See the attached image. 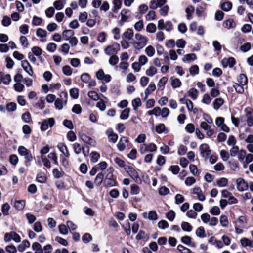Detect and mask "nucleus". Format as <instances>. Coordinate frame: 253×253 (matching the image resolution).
<instances>
[{
	"label": "nucleus",
	"mask_w": 253,
	"mask_h": 253,
	"mask_svg": "<svg viewBox=\"0 0 253 253\" xmlns=\"http://www.w3.org/2000/svg\"><path fill=\"white\" fill-rule=\"evenodd\" d=\"M148 42V38L146 36L140 33H136L132 44L135 50H141L147 45Z\"/></svg>",
	"instance_id": "obj_1"
},
{
	"label": "nucleus",
	"mask_w": 253,
	"mask_h": 253,
	"mask_svg": "<svg viewBox=\"0 0 253 253\" xmlns=\"http://www.w3.org/2000/svg\"><path fill=\"white\" fill-rule=\"evenodd\" d=\"M73 150L74 152L78 155L82 152L85 157L88 156L89 153V148L88 146H83L78 143H75L73 144Z\"/></svg>",
	"instance_id": "obj_2"
},
{
	"label": "nucleus",
	"mask_w": 253,
	"mask_h": 253,
	"mask_svg": "<svg viewBox=\"0 0 253 253\" xmlns=\"http://www.w3.org/2000/svg\"><path fill=\"white\" fill-rule=\"evenodd\" d=\"M158 28L160 30H165L167 32H170L173 29V25L170 21L164 22L163 19H160L158 22Z\"/></svg>",
	"instance_id": "obj_3"
},
{
	"label": "nucleus",
	"mask_w": 253,
	"mask_h": 253,
	"mask_svg": "<svg viewBox=\"0 0 253 253\" xmlns=\"http://www.w3.org/2000/svg\"><path fill=\"white\" fill-rule=\"evenodd\" d=\"M125 170L135 182L136 183H140L141 182V179L139 177L138 174L134 168L127 166V167H125Z\"/></svg>",
	"instance_id": "obj_4"
},
{
	"label": "nucleus",
	"mask_w": 253,
	"mask_h": 253,
	"mask_svg": "<svg viewBox=\"0 0 253 253\" xmlns=\"http://www.w3.org/2000/svg\"><path fill=\"white\" fill-rule=\"evenodd\" d=\"M200 154L205 159H208L211 155V151L210 149V147L207 143H203L199 147Z\"/></svg>",
	"instance_id": "obj_5"
},
{
	"label": "nucleus",
	"mask_w": 253,
	"mask_h": 253,
	"mask_svg": "<svg viewBox=\"0 0 253 253\" xmlns=\"http://www.w3.org/2000/svg\"><path fill=\"white\" fill-rule=\"evenodd\" d=\"M120 50V44L117 43H114L111 45L107 46L104 49V52L108 55H112L116 54Z\"/></svg>",
	"instance_id": "obj_6"
},
{
	"label": "nucleus",
	"mask_w": 253,
	"mask_h": 253,
	"mask_svg": "<svg viewBox=\"0 0 253 253\" xmlns=\"http://www.w3.org/2000/svg\"><path fill=\"white\" fill-rule=\"evenodd\" d=\"M12 239L17 243H19L21 241L20 236L16 232L11 231L10 232L6 233L4 237V241L8 242L10 241Z\"/></svg>",
	"instance_id": "obj_7"
},
{
	"label": "nucleus",
	"mask_w": 253,
	"mask_h": 253,
	"mask_svg": "<svg viewBox=\"0 0 253 253\" xmlns=\"http://www.w3.org/2000/svg\"><path fill=\"white\" fill-rule=\"evenodd\" d=\"M200 127L206 131L207 136L209 138L215 133L214 130L211 128V126L207 122L204 121L200 122Z\"/></svg>",
	"instance_id": "obj_8"
},
{
	"label": "nucleus",
	"mask_w": 253,
	"mask_h": 253,
	"mask_svg": "<svg viewBox=\"0 0 253 253\" xmlns=\"http://www.w3.org/2000/svg\"><path fill=\"white\" fill-rule=\"evenodd\" d=\"M55 124L54 119L50 118L44 120L41 125V129L42 131H45L48 129L49 127H52Z\"/></svg>",
	"instance_id": "obj_9"
},
{
	"label": "nucleus",
	"mask_w": 253,
	"mask_h": 253,
	"mask_svg": "<svg viewBox=\"0 0 253 253\" xmlns=\"http://www.w3.org/2000/svg\"><path fill=\"white\" fill-rule=\"evenodd\" d=\"M215 124L218 127H220L223 131L226 132H229L230 129L228 126L224 124V119L223 117H217L215 120Z\"/></svg>",
	"instance_id": "obj_10"
},
{
	"label": "nucleus",
	"mask_w": 253,
	"mask_h": 253,
	"mask_svg": "<svg viewBox=\"0 0 253 253\" xmlns=\"http://www.w3.org/2000/svg\"><path fill=\"white\" fill-rule=\"evenodd\" d=\"M96 78L100 80L108 83L110 81L111 76L108 74H105L102 69H99L96 73Z\"/></svg>",
	"instance_id": "obj_11"
},
{
	"label": "nucleus",
	"mask_w": 253,
	"mask_h": 253,
	"mask_svg": "<svg viewBox=\"0 0 253 253\" xmlns=\"http://www.w3.org/2000/svg\"><path fill=\"white\" fill-rule=\"evenodd\" d=\"M129 143L128 139L126 137H122L117 144V148L120 151L125 149Z\"/></svg>",
	"instance_id": "obj_12"
},
{
	"label": "nucleus",
	"mask_w": 253,
	"mask_h": 253,
	"mask_svg": "<svg viewBox=\"0 0 253 253\" xmlns=\"http://www.w3.org/2000/svg\"><path fill=\"white\" fill-rule=\"evenodd\" d=\"M21 66L24 71L30 76H32L34 74L33 70L32 68L29 63V62L26 60H23L21 62Z\"/></svg>",
	"instance_id": "obj_13"
},
{
	"label": "nucleus",
	"mask_w": 253,
	"mask_h": 253,
	"mask_svg": "<svg viewBox=\"0 0 253 253\" xmlns=\"http://www.w3.org/2000/svg\"><path fill=\"white\" fill-rule=\"evenodd\" d=\"M236 183L237 187L239 191H244L248 189V185L243 178H240L237 179Z\"/></svg>",
	"instance_id": "obj_14"
},
{
	"label": "nucleus",
	"mask_w": 253,
	"mask_h": 253,
	"mask_svg": "<svg viewBox=\"0 0 253 253\" xmlns=\"http://www.w3.org/2000/svg\"><path fill=\"white\" fill-rule=\"evenodd\" d=\"M105 186L109 187H112L115 185V181L113 179V173L110 172L106 175V178L104 182Z\"/></svg>",
	"instance_id": "obj_15"
},
{
	"label": "nucleus",
	"mask_w": 253,
	"mask_h": 253,
	"mask_svg": "<svg viewBox=\"0 0 253 253\" xmlns=\"http://www.w3.org/2000/svg\"><path fill=\"white\" fill-rule=\"evenodd\" d=\"M246 113L247 123L249 126L253 125V115L252 114L253 110L250 108H246L245 109Z\"/></svg>",
	"instance_id": "obj_16"
},
{
	"label": "nucleus",
	"mask_w": 253,
	"mask_h": 253,
	"mask_svg": "<svg viewBox=\"0 0 253 253\" xmlns=\"http://www.w3.org/2000/svg\"><path fill=\"white\" fill-rule=\"evenodd\" d=\"M192 193L196 195L197 198L200 201H204L205 200V196L203 193L202 190L199 187H195L192 189Z\"/></svg>",
	"instance_id": "obj_17"
},
{
	"label": "nucleus",
	"mask_w": 253,
	"mask_h": 253,
	"mask_svg": "<svg viewBox=\"0 0 253 253\" xmlns=\"http://www.w3.org/2000/svg\"><path fill=\"white\" fill-rule=\"evenodd\" d=\"M166 2V0H151L150 7L155 9L158 7L163 6Z\"/></svg>",
	"instance_id": "obj_18"
},
{
	"label": "nucleus",
	"mask_w": 253,
	"mask_h": 253,
	"mask_svg": "<svg viewBox=\"0 0 253 253\" xmlns=\"http://www.w3.org/2000/svg\"><path fill=\"white\" fill-rule=\"evenodd\" d=\"M134 36V32L132 29H127L122 35V38L123 40L130 41Z\"/></svg>",
	"instance_id": "obj_19"
},
{
	"label": "nucleus",
	"mask_w": 253,
	"mask_h": 253,
	"mask_svg": "<svg viewBox=\"0 0 253 253\" xmlns=\"http://www.w3.org/2000/svg\"><path fill=\"white\" fill-rule=\"evenodd\" d=\"M235 63V60L233 57H229L228 58H224L222 60V64L223 67L225 68L227 66L232 67Z\"/></svg>",
	"instance_id": "obj_20"
},
{
	"label": "nucleus",
	"mask_w": 253,
	"mask_h": 253,
	"mask_svg": "<svg viewBox=\"0 0 253 253\" xmlns=\"http://www.w3.org/2000/svg\"><path fill=\"white\" fill-rule=\"evenodd\" d=\"M36 34L38 37L42 39V42H45L46 41V39H44L47 37L48 34L46 30L42 28H38L36 31Z\"/></svg>",
	"instance_id": "obj_21"
},
{
	"label": "nucleus",
	"mask_w": 253,
	"mask_h": 253,
	"mask_svg": "<svg viewBox=\"0 0 253 253\" xmlns=\"http://www.w3.org/2000/svg\"><path fill=\"white\" fill-rule=\"evenodd\" d=\"M170 81L171 85L174 89L179 87L181 85L182 83L180 80L175 77H170Z\"/></svg>",
	"instance_id": "obj_22"
},
{
	"label": "nucleus",
	"mask_w": 253,
	"mask_h": 253,
	"mask_svg": "<svg viewBox=\"0 0 253 253\" xmlns=\"http://www.w3.org/2000/svg\"><path fill=\"white\" fill-rule=\"evenodd\" d=\"M57 147L59 151L65 156L69 157V152L66 146L63 143H60L58 144Z\"/></svg>",
	"instance_id": "obj_23"
},
{
	"label": "nucleus",
	"mask_w": 253,
	"mask_h": 253,
	"mask_svg": "<svg viewBox=\"0 0 253 253\" xmlns=\"http://www.w3.org/2000/svg\"><path fill=\"white\" fill-rule=\"evenodd\" d=\"M143 217L144 218L148 217L150 220H156L157 219V214L155 211H151L147 214L146 212L143 213Z\"/></svg>",
	"instance_id": "obj_24"
},
{
	"label": "nucleus",
	"mask_w": 253,
	"mask_h": 253,
	"mask_svg": "<svg viewBox=\"0 0 253 253\" xmlns=\"http://www.w3.org/2000/svg\"><path fill=\"white\" fill-rule=\"evenodd\" d=\"M123 0H113L114 7L112 10L113 12L117 13L118 10L121 8Z\"/></svg>",
	"instance_id": "obj_25"
},
{
	"label": "nucleus",
	"mask_w": 253,
	"mask_h": 253,
	"mask_svg": "<svg viewBox=\"0 0 253 253\" xmlns=\"http://www.w3.org/2000/svg\"><path fill=\"white\" fill-rule=\"evenodd\" d=\"M107 133L109 141L113 143H115L117 141L118 137L117 134L113 133L111 130H108Z\"/></svg>",
	"instance_id": "obj_26"
},
{
	"label": "nucleus",
	"mask_w": 253,
	"mask_h": 253,
	"mask_svg": "<svg viewBox=\"0 0 253 253\" xmlns=\"http://www.w3.org/2000/svg\"><path fill=\"white\" fill-rule=\"evenodd\" d=\"M32 249L34 251V253H43V250L42 246L37 242L33 243Z\"/></svg>",
	"instance_id": "obj_27"
},
{
	"label": "nucleus",
	"mask_w": 253,
	"mask_h": 253,
	"mask_svg": "<svg viewBox=\"0 0 253 253\" xmlns=\"http://www.w3.org/2000/svg\"><path fill=\"white\" fill-rule=\"evenodd\" d=\"M30 246V243L29 241L27 240H24L22 241L21 244L18 245V250L19 252H22L26 249V248L29 247Z\"/></svg>",
	"instance_id": "obj_28"
},
{
	"label": "nucleus",
	"mask_w": 253,
	"mask_h": 253,
	"mask_svg": "<svg viewBox=\"0 0 253 253\" xmlns=\"http://www.w3.org/2000/svg\"><path fill=\"white\" fill-rule=\"evenodd\" d=\"M31 50L32 53L42 61L41 55L42 54V49L38 46H34L32 48Z\"/></svg>",
	"instance_id": "obj_29"
},
{
	"label": "nucleus",
	"mask_w": 253,
	"mask_h": 253,
	"mask_svg": "<svg viewBox=\"0 0 253 253\" xmlns=\"http://www.w3.org/2000/svg\"><path fill=\"white\" fill-rule=\"evenodd\" d=\"M157 73V70L153 66H150L146 70V75L149 77H153L155 75H156Z\"/></svg>",
	"instance_id": "obj_30"
},
{
	"label": "nucleus",
	"mask_w": 253,
	"mask_h": 253,
	"mask_svg": "<svg viewBox=\"0 0 253 253\" xmlns=\"http://www.w3.org/2000/svg\"><path fill=\"white\" fill-rule=\"evenodd\" d=\"M187 94L193 100H196L198 96L199 92L195 88H191L188 92Z\"/></svg>",
	"instance_id": "obj_31"
},
{
	"label": "nucleus",
	"mask_w": 253,
	"mask_h": 253,
	"mask_svg": "<svg viewBox=\"0 0 253 253\" xmlns=\"http://www.w3.org/2000/svg\"><path fill=\"white\" fill-rule=\"evenodd\" d=\"M224 103V100L221 98H216L213 102V108L218 110Z\"/></svg>",
	"instance_id": "obj_32"
},
{
	"label": "nucleus",
	"mask_w": 253,
	"mask_h": 253,
	"mask_svg": "<svg viewBox=\"0 0 253 253\" xmlns=\"http://www.w3.org/2000/svg\"><path fill=\"white\" fill-rule=\"evenodd\" d=\"M242 85H247L248 84V79L245 74H241L239 75L238 83Z\"/></svg>",
	"instance_id": "obj_33"
},
{
	"label": "nucleus",
	"mask_w": 253,
	"mask_h": 253,
	"mask_svg": "<svg viewBox=\"0 0 253 253\" xmlns=\"http://www.w3.org/2000/svg\"><path fill=\"white\" fill-rule=\"evenodd\" d=\"M156 89V85L154 83H151L145 91L146 96L147 97Z\"/></svg>",
	"instance_id": "obj_34"
},
{
	"label": "nucleus",
	"mask_w": 253,
	"mask_h": 253,
	"mask_svg": "<svg viewBox=\"0 0 253 253\" xmlns=\"http://www.w3.org/2000/svg\"><path fill=\"white\" fill-rule=\"evenodd\" d=\"M181 227L184 231L187 232H191L193 229L192 226L188 222H182Z\"/></svg>",
	"instance_id": "obj_35"
},
{
	"label": "nucleus",
	"mask_w": 253,
	"mask_h": 253,
	"mask_svg": "<svg viewBox=\"0 0 253 253\" xmlns=\"http://www.w3.org/2000/svg\"><path fill=\"white\" fill-rule=\"evenodd\" d=\"M11 81V78L9 74L2 73V83L6 85H8Z\"/></svg>",
	"instance_id": "obj_36"
},
{
	"label": "nucleus",
	"mask_w": 253,
	"mask_h": 253,
	"mask_svg": "<svg viewBox=\"0 0 253 253\" xmlns=\"http://www.w3.org/2000/svg\"><path fill=\"white\" fill-rule=\"evenodd\" d=\"M196 59V56L194 53L188 54L185 55L183 58V61L184 62H190L191 61H194Z\"/></svg>",
	"instance_id": "obj_37"
},
{
	"label": "nucleus",
	"mask_w": 253,
	"mask_h": 253,
	"mask_svg": "<svg viewBox=\"0 0 253 253\" xmlns=\"http://www.w3.org/2000/svg\"><path fill=\"white\" fill-rule=\"evenodd\" d=\"M244 85H242L239 83H236L233 84V87L237 93L243 94L244 92V88L243 87Z\"/></svg>",
	"instance_id": "obj_38"
},
{
	"label": "nucleus",
	"mask_w": 253,
	"mask_h": 253,
	"mask_svg": "<svg viewBox=\"0 0 253 253\" xmlns=\"http://www.w3.org/2000/svg\"><path fill=\"white\" fill-rule=\"evenodd\" d=\"M145 52L148 56L152 57L155 54V49L152 45H149L146 48Z\"/></svg>",
	"instance_id": "obj_39"
},
{
	"label": "nucleus",
	"mask_w": 253,
	"mask_h": 253,
	"mask_svg": "<svg viewBox=\"0 0 253 253\" xmlns=\"http://www.w3.org/2000/svg\"><path fill=\"white\" fill-rule=\"evenodd\" d=\"M52 174L55 178H60L63 176L64 172L62 170H59L57 168H55L53 169Z\"/></svg>",
	"instance_id": "obj_40"
},
{
	"label": "nucleus",
	"mask_w": 253,
	"mask_h": 253,
	"mask_svg": "<svg viewBox=\"0 0 253 253\" xmlns=\"http://www.w3.org/2000/svg\"><path fill=\"white\" fill-rule=\"evenodd\" d=\"M168 81V78L166 77H162L159 81L157 86L158 87L163 90L164 87L166 83Z\"/></svg>",
	"instance_id": "obj_41"
},
{
	"label": "nucleus",
	"mask_w": 253,
	"mask_h": 253,
	"mask_svg": "<svg viewBox=\"0 0 253 253\" xmlns=\"http://www.w3.org/2000/svg\"><path fill=\"white\" fill-rule=\"evenodd\" d=\"M232 7V4L230 2H225L221 5V8L224 11H229Z\"/></svg>",
	"instance_id": "obj_42"
},
{
	"label": "nucleus",
	"mask_w": 253,
	"mask_h": 253,
	"mask_svg": "<svg viewBox=\"0 0 253 253\" xmlns=\"http://www.w3.org/2000/svg\"><path fill=\"white\" fill-rule=\"evenodd\" d=\"M74 34V32L72 30H66L62 32L63 36L65 38L66 40H68L72 38Z\"/></svg>",
	"instance_id": "obj_43"
},
{
	"label": "nucleus",
	"mask_w": 253,
	"mask_h": 253,
	"mask_svg": "<svg viewBox=\"0 0 253 253\" xmlns=\"http://www.w3.org/2000/svg\"><path fill=\"white\" fill-rule=\"evenodd\" d=\"M104 179V174L102 172L99 173L94 180L95 183L98 185L99 186L102 182Z\"/></svg>",
	"instance_id": "obj_44"
},
{
	"label": "nucleus",
	"mask_w": 253,
	"mask_h": 253,
	"mask_svg": "<svg viewBox=\"0 0 253 253\" xmlns=\"http://www.w3.org/2000/svg\"><path fill=\"white\" fill-rule=\"evenodd\" d=\"M142 104L141 100L139 98H135L132 101V105L134 110H136L137 108Z\"/></svg>",
	"instance_id": "obj_45"
},
{
	"label": "nucleus",
	"mask_w": 253,
	"mask_h": 253,
	"mask_svg": "<svg viewBox=\"0 0 253 253\" xmlns=\"http://www.w3.org/2000/svg\"><path fill=\"white\" fill-rule=\"evenodd\" d=\"M185 104L186 105L187 109L189 111H193L194 113L197 112V109L193 108V103L190 100L188 99V100L186 101Z\"/></svg>",
	"instance_id": "obj_46"
},
{
	"label": "nucleus",
	"mask_w": 253,
	"mask_h": 253,
	"mask_svg": "<svg viewBox=\"0 0 253 253\" xmlns=\"http://www.w3.org/2000/svg\"><path fill=\"white\" fill-rule=\"evenodd\" d=\"M53 5L54 9L55 8L58 10H60L64 7L63 1L62 0L55 1L53 3Z\"/></svg>",
	"instance_id": "obj_47"
},
{
	"label": "nucleus",
	"mask_w": 253,
	"mask_h": 253,
	"mask_svg": "<svg viewBox=\"0 0 253 253\" xmlns=\"http://www.w3.org/2000/svg\"><path fill=\"white\" fill-rule=\"evenodd\" d=\"M100 157V155L96 151H93L90 153L91 161L92 163L97 162Z\"/></svg>",
	"instance_id": "obj_48"
},
{
	"label": "nucleus",
	"mask_w": 253,
	"mask_h": 253,
	"mask_svg": "<svg viewBox=\"0 0 253 253\" xmlns=\"http://www.w3.org/2000/svg\"><path fill=\"white\" fill-rule=\"evenodd\" d=\"M130 109L129 108H126L124 109L121 112L120 115V118L122 120H126L127 119L129 115Z\"/></svg>",
	"instance_id": "obj_49"
},
{
	"label": "nucleus",
	"mask_w": 253,
	"mask_h": 253,
	"mask_svg": "<svg viewBox=\"0 0 253 253\" xmlns=\"http://www.w3.org/2000/svg\"><path fill=\"white\" fill-rule=\"evenodd\" d=\"M197 236L199 238H204L206 236L205 232L203 227H199L196 231Z\"/></svg>",
	"instance_id": "obj_50"
},
{
	"label": "nucleus",
	"mask_w": 253,
	"mask_h": 253,
	"mask_svg": "<svg viewBox=\"0 0 253 253\" xmlns=\"http://www.w3.org/2000/svg\"><path fill=\"white\" fill-rule=\"evenodd\" d=\"M246 156V151L244 150L241 149L238 154V159L240 162H241L243 164L245 161V158Z\"/></svg>",
	"instance_id": "obj_51"
},
{
	"label": "nucleus",
	"mask_w": 253,
	"mask_h": 253,
	"mask_svg": "<svg viewBox=\"0 0 253 253\" xmlns=\"http://www.w3.org/2000/svg\"><path fill=\"white\" fill-rule=\"evenodd\" d=\"M194 11V7L192 6H190L188 7L185 9V12L186 13V17L187 19L190 20L192 17V13Z\"/></svg>",
	"instance_id": "obj_52"
},
{
	"label": "nucleus",
	"mask_w": 253,
	"mask_h": 253,
	"mask_svg": "<svg viewBox=\"0 0 253 253\" xmlns=\"http://www.w3.org/2000/svg\"><path fill=\"white\" fill-rule=\"evenodd\" d=\"M57 47V46L55 43L51 42L47 44L46 49L48 51L53 53L56 51Z\"/></svg>",
	"instance_id": "obj_53"
},
{
	"label": "nucleus",
	"mask_w": 253,
	"mask_h": 253,
	"mask_svg": "<svg viewBox=\"0 0 253 253\" xmlns=\"http://www.w3.org/2000/svg\"><path fill=\"white\" fill-rule=\"evenodd\" d=\"M253 161V155L251 154H248L246 155V158L245 161L243 164V166L244 168H246L247 165L252 162Z\"/></svg>",
	"instance_id": "obj_54"
},
{
	"label": "nucleus",
	"mask_w": 253,
	"mask_h": 253,
	"mask_svg": "<svg viewBox=\"0 0 253 253\" xmlns=\"http://www.w3.org/2000/svg\"><path fill=\"white\" fill-rule=\"evenodd\" d=\"M25 205V202L23 200L17 201L14 204L15 208L19 210H22L24 208Z\"/></svg>",
	"instance_id": "obj_55"
},
{
	"label": "nucleus",
	"mask_w": 253,
	"mask_h": 253,
	"mask_svg": "<svg viewBox=\"0 0 253 253\" xmlns=\"http://www.w3.org/2000/svg\"><path fill=\"white\" fill-rule=\"evenodd\" d=\"M211 101V98L210 95L208 93H205L203 95V98L202 99V102L207 105H209L210 104Z\"/></svg>",
	"instance_id": "obj_56"
},
{
	"label": "nucleus",
	"mask_w": 253,
	"mask_h": 253,
	"mask_svg": "<svg viewBox=\"0 0 253 253\" xmlns=\"http://www.w3.org/2000/svg\"><path fill=\"white\" fill-rule=\"evenodd\" d=\"M62 71L64 75L69 76L72 74V69L68 65L64 66L62 68Z\"/></svg>",
	"instance_id": "obj_57"
},
{
	"label": "nucleus",
	"mask_w": 253,
	"mask_h": 253,
	"mask_svg": "<svg viewBox=\"0 0 253 253\" xmlns=\"http://www.w3.org/2000/svg\"><path fill=\"white\" fill-rule=\"evenodd\" d=\"M228 180L226 178H221L217 181V184L220 187H225L227 185Z\"/></svg>",
	"instance_id": "obj_58"
},
{
	"label": "nucleus",
	"mask_w": 253,
	"mask_h": 253,
	"mask_svg": "<svg viewBox=\"0 0 253 253\" xmlns=\"http://www.w3.org/2000/svg\"><path fill=\"white\" fill-rule=\"evenodd\" d=\"M37 180L40 183H44L46 180V177L43 173H39L37 176Z\"/></svg>",
	"instance_id": "obj_59"
},
{
	"label": "nucleus",
	"mask_w": 253,
	"mask_h": 253,
	"mask_svg": "<svg viewBox=\"0 0 253 253\" xmlns=\"http://www.w3.org/2000/svg\"><path fill=\"white\" fill-rule=\"evenodd\" d=\"M54 13L55 9L53 7H50L48 8L45 11V15L48 18L52 17Z\"/></svg>",
	"instance_id": "obj_60"
},
{
	"label": "nucleus",
	"mask_w": 253,
	"mask_h": 253,
	"mask_svg": "<svg viewBox=\"0 0 253 253\" xmlns=\"http://www.w3.org/2000/svg\"><path fill=\"white\" fill-rule=\"evenodd\" d=\"M246 222V219L245 216H240L236 221V224L239 227L243 226Z\"/></svg>",
	"instance_id": "obj_61"
},
{
	"label": "nucleus",
	"mask_w": 253,
	"mask_h": 253,
	"mask_svg": "<svg viewBox=\"0 0 253 253\" xmlns=\"http://www.w3.org/2000/svg\"><path fill=\"white\" fill-rule=\"evenodd\" d=\"M96 107L101 111H104L106 107L105 103L102 99H100L97 103Z\"/></svg>",
	"instance_id": "obj_62"
},
{
	"label": "nucleus",
	"mask_w": 253,
	"mask_h": 253,
	"mask_svg": "<svg viewBox=\"0 0 253 253\" xmlns=\"http://www.w3.org/2000/svg\"><path fill=\"white\" fill-rule=\"evenodd\" d=\"M239 147L237 146H234L230 150V155L232 157L235 156L236 155H238L239 151Z\"/></svg>",
	"instance_id": "obj_63"
},
{
	"label": "nucleus",
	"mask_w": 253,
	"mask_h": 253,
	"mask_svg": "<svg viewBox=\"0 0 253 253\" xmlns=\"http://www.w3.org/2000/svg\"><path fill=\"white\" fill-rule=\"evenodd\" d=\"M1 23L3 26L7 27L11 24V19L7 16H4L1 21Z\"/></svg>",
	"instance_id": "obj_64"
}]
</instances>
